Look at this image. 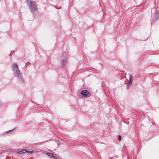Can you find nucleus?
Segmentation results:
<instances>
[{"label": "nucleus", "instance_id": "f257e3e1", "mask_svg": "<svg viewBox=\"0 0 159 159\" xmlns=\"http://www.w3.org/2000/svg\"><path fill=\"white\" fill-rule=\"evenodd\" d=\"M27 3L32 12L36 11L37 10V5L34 1L28 0L27 1Z\"/></svg>", "mask_w": 159, "mask_h": 159}, {"label": "nucleus", "instance_id": "f03ea898", "mask_svg": "<svg viewBox=\"0 0 159 159\" xmlns=\"http://www.w3.org/2000/svg\"><path fill=\"white\" fill-rule=\"evenodd\" d=\"M12 67L14 72L16 76L18 78L22 79L21 74L17 64L16 63H14L12 65Z\"/></svg>", "mask_w": 159, "mask_h": 159}, {"label": "nucleus", "instance_id": "7ed1b4c3", "mask_svg": "<svg viewBox=\"0 0 159 159\" xmlns=\"http://www.w3.org/2000/svg\"><path fill=\"white\" fill-rule=\"evenodd\" d=\"M68 61L67 55L66 54L65 55L64 57H61V65L63 66V67H65L67 63V62Z\"/></svg>", "mask_w": 159, "mask_h": 159}, {"label": "nucleus", "instance_id": "20e7f679", "mask_svg": "<svg viewBox=\"0 0 159 159\" xmlns=\"http://www.w3.org/2000/svg\"><path fill=\"white\" fill-rule=\"evenodd\" d=\"M33 150H31L30 151H27L25 149H23L20 151H17L16 153L18 154H22L26 153L27 154H31L33 153Z\"/></svg>", "mask_w": 159, "mask_h": 159}, {"label": "nucleus", "instance_id": "39448f33", "mask_svg": "<svg viewBox=\"0 0 159 159\" xmlns=\"http://www.w3.org/2000/svg\"><path fill=\"white\" fill-rule=\"evenodd\" d=\"M81 94L83 97L87 98L90 96V94L86 90H83L81 91Z\"/></svg>", "mask_w": 159, "mask_h": 159}, {"label": "nucleus", "instance_id": "423d86ee", "mask_svg": "<svg viewBox=\"0 0 159 159\" xmlns=\"http://www.w3.org/2000/svg\"><path fill=\"white\" fill-rule=\"evenodd\" d=\"M128 81L127 84V87L128 88L130 86H131L132 84V82L133 81V78L132 76L130 75L129 76V78L128 80Z\"/></svg>", "mask_w": 159, "mask_h": 159}, {"label": "nucleus", "instance_id": "0eeeda50", "mask_svg": "<svg viewBox=\"0 0 159 159\" xmlns=\"http://www.w3.org/2000/svg\"><path fill=\"white\" fill-rule=\"evenodd\" d=\"M46 154L51 158H53L54 159L56 158V157L54 156V155L53 153L48 152L46 153Z\"/></svg>", "mask_w": 159, "mask_h": 159}, {"label": "nucleus", "instance_id": "6e6552de", "mask_svg": "<svg viewBox=\"0 0 159 159\" xmlns=\"http://www.w3.org/2000/svg\"><path fill=\"white\" fill-rule=\"evenodd\" d=\"M155 16L157 18H159V11L156 12Z\"/></svg>", "mask_w": 159, "mask_h": 159}, {"label": "nucleus", "instance_id": "1a4fd4ad", "mask_svg": "<svg viewBox=\"0 0 159 159\" xmlns=\"http://www.w3.org/2000/svg\"><path fill=\"white\" fill-rule=\"evenodd\" d=\"M118 139L120 141L121 139V136L120 135H119Z\"/></svg>", "mask_w": 159, "mask_h": 159}, {"label": "nucleus", "instance_id": "9d476101", "mask_svg": "<svg viewBox=\"0 0 159 159\" xmlns=\"http://www.w3.org/2000/svg\"><path fill=\"white\" fill-rule=\"evenodd\" d=\"M55 159H60L59 158L57 157H56V158H55Z\"/></svg>", "mask_w": 159, "mask_h": 159}, {"label": "nucleus", "instance_id": "9b49d317", "mask_svg": "<svg viewBox=\"0 0 159 159\" xmlns=\"http://www.w3.org/2000/svg\"><path fill=\"white\" fill-rule=\"evenodd\" d=\"M12 131V130H9V131H7V132H10V131Z\"/></svg>", "mask_w": 159, "mask_h": 159}, {"label": "nucleus", "instance_id": "f8f14e48", "mask_svg": "<svg viewBox=\"0 0 159 159\" xmlns=\"http://www.w3.org/2000/svg\"><path fill=\"white\" fill-rule=\"evenodd\" d=\"M66 54H65V55H64V54H63V55H64V56H62V57H64L65 56V55Z\"/></svg>", "mask_w": 159, "mask_h": 159}]
</instances>
